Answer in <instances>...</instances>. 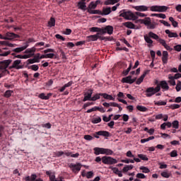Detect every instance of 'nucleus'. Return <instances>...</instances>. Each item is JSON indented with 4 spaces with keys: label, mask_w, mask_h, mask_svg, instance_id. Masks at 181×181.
<instances>
[{
    "label": "nucleus",
    "mask_w": 181,
    "mask_h": 181,
    "mask_svg": "<svg viewBox=\"0 0 181 181\" xmlns=\"http://www.w3.org/2000/svg\"><path fill=\"white\" fill-rule=\"evenodd\" d=\"M151 12H159V6H152L150 7Z\"/></svg>",
    "instance_id": "3c124183"
},
{
    "label": "nucleus",
    "mask_w": 181,
    "mask_h": 181,
    "mask_svg": "<svg viewBox=\"0 0 181 181\" xmlns=\"http://www.w3.org/2000/svg\"><path fill=\"white\" fill-rule=\"evenodd\" d=\"M96 135H100V136H110V132L107 131H99L95 132Z\"/></svg>",
    "instance_id": "5701e85b"
},
{
    "label": "nucleus",
    "mask_w": 181,
    "mask_h": 181,
    "mask_svg": "<svg viewBox=\"0 0 181 181\" xmlns=\"http://www.w3.org/2000/svg\"><path fill=\"white\" fill-rule=\"evenodd\" d=\"M29 69H31V70H33V71H37V70H39V66L34 64L29 66Z\"/></svg>",
    "instance_id": "052dcab7"
},
{
    "label": "nucleus",
    "mask_w": 181,
    "mask_h": 181,
    "mask_svg": "<svg viewBox=\"0 0 181 181\" xmlns=\"http://www.w3.org/2000/svg\"><path fill=\"white\" fill-rule=\"evenodd\" d=\"M11 53H12V51L1 52L0 53V56L5 57H6V56L11 54Z\"/></svg>",
    "instance_id": "bf43d9fd"
},
{
    "label": "nucleus",
    "mask_w": 181,
    "mask_h": 181,
    "mask_svg": "<svg viewBox=\"0 0 181 181\" xmlns=\"http://www.w3.org/2000/svg\"><path fill=\"white\" fill-rule=\"evenodd\" d=\"M171 110H177V108H180V105L177 104H173L170 106Z\"/></svg>",
    "instance_id": "680f3d73"
},
{
    "label": "nucleus",
    "mask_w": 181,
    "mask_h": 181,
    "mask_svg": "<svg viewBox=\"0 0 181 181\" xmlns=\"http://www.w3.org/2000/svg\"><path fill=\"white\" fill-rule=\"evenodd\" d=\"M119 13V16L124 18V19H127V21H136V19H138V16H140V18H145V16H146V14L144 13L138 11L132 13V11H125V10L121 11Z\"/></svg>",
    "instance_id": "f257e3e1"
},
{
    "label": "nucleus",
    "mask_w": 181,
    "mask_h": 181,
    "mask_svg": "<svg viewBox=\"0 0 181 181\" xmlns=\"http://www.w3.org/2000/svg\"><path fill=\"white\" fill-rule=\"evenodd\" d=\"M90 105H94V103L93 102H88L85 103L83 106V110H86L87 107H90Z\"/></svg>",
    "instance_id": "69168bd1"
},
{
    "label": "nucleus",
    "mask_w": 181,
    "mask_h": 181,
    "mask_svg": "<svg viewBox=\"0 0 181 181\" xmlns=\"http://www.w3.org/2000/svg\"><path fill=\"white\" fill-rule=\"evenodd\" d=\"M160 87L161 88H163V90H165V91H168V90H169V86L168 85V83L166 82V81H161L160 82Z\"/></svg>",
    "instance_id": "4468645a"
},
{
    "label": "nucleus",
    "mask_w": 181,
    "mask_h": 181,
    "mask_svg": "<svg viewBox=\"0 0 181 181\" xmlns=\"http://www.w3.org/2000/svg\"><path fill=\"white\" fill-rule=\"evenodd\" d=\"M10 69H16V70H21V69H23L22 61L21 59H16L13 61L12 66H10Z\"/></svg>",
    "instance_id": "39448f33"
},
{
    "label": "nucleus",
    "mask_w": 181,
    "mask_h": 181,
    "mask_svg": "<svg viewBox=\"0 0 181 181\" xmlns=\"http://www.w3.org/2000/svg\"><path fill=\"white\" fill-rule=\"evenodd\" d=\"M168 78L170 79L168 81V83H170V84L171 86H175L176 85V81H175V79L173 78V76L169 75L168 76Z\"/></svg>",
    "instance_id": "79ce46f5"
},
{
    "label": "nucleus",
    "mask_w": 181,
    "mask_h": 181,
    "mask_svg": "<svg viewBox=\"0 0 181 181\" xmlns=\"http://www.w3.org/2000/svg\"><path fill=\"white\" fill-rule=\"evenodd\" d=\"M88 13H90L91 15H101L102 11L100 10L88 9Z\"/></svg>",
    "instance_id": "c756f323"
},
{
    "label": "nucleus",
    "mask_w": 181,
    "mask_h": 181,
    "mask_svg": "<svg viewBox=\"0 0 181 181\" xmlns=\"http://www.w3.org/2000/svg\"><path fill=\"white\" fill-rule=\"evenodd\" d=\"M137 156L138 158H139V159H141V160H149V158H148V157L146 155L138 154Z\"/></svg>",
    "instance_id": "603ef678"
},
{
    "label": "nucleus",
    "mask_w": 181,
    "mask_h": 181,
    "mask_svg": "<svg viewBox=\"0 0 181 181\" xmlns=\"http://www.w3.org/2000/svg\"><path fill=\"white\" fill-rule=\"evenodd\" d=\"M158 24L155 22L152 23L151 22L150 24L147 26L148 29H155L156 28V25Z\"/></svg>",
    "instance_id": "864d4df0"
},
{
    "label": "nucleus",
    "mask_w": 181,
    "mask_h": 181,
    "mask_svg": "<svg viewBox=\"0 0 181 181\" xmlns=\"http://www.w3.org/2000/svg\"><path fill=\"white\" fill-rule=\"evenodd\" d=\"M113 116L114 115H110L108 117L103 115V121H104V122H110V121H111V118H112Z\"/></svg>",
    "instance_id": "c9c22d12"
},
{
    "label": "nucleus",
    "mask_w": 181,
    "mask_h": 181,
    "mask_svg": "<svg viewBox=\"0 0 181 181\" xmlns=\"http://www.w3.org/2000/svg\"><path fill=\"white\" fill-rule=\"evenodd\" d=\"M134 9L138 11L139 12H146L148 11V6H135Z\"/></svg>",
    "instance_id": "f8f14e48"
},
{
    "label": "nucleus",
    "mask_w": 181,
    "mask_h": 181,
    "mask_svg": "<svg viewBox=\"0 0 181 181\" xmlns=\"http://www.w3.org/2000/svg\"><path fill=\"white\" fill-rule=\"evenodd\" d=\"M160 91V86L158 85L156 88L149 87L146 90V97H152V95H155L156 93H159Z\"/></svg>",
    "instance_id": "7ed1b4c3"
},
{
    "label": "nucleus",
    "mask_w": 181,
    "mask_h": 181,
    "mask_svg": "<svg viewBox=\"0 0 181 181\" xmlns=\"http://www.w3.org/2000/svg\"><path fill=\"white\" fill-rule=\"evenodd\" d=\"M46 175L49 176L50 181H57L56 180V175H54V173H52V171H46Z\"/></svg>",
    "instance_id": "4be33fe9"
},
{
    "label": "nucleus",
    "mask_w": 181,
    "mask_h": 181,
    "mask_svg": "<svg viewBox=\"0 0 181 181\" xmlns=\"http://www.w3.org/2000/svg\"><path fill=\"white\" fill-rule=\"evenodd\" d=\"M52 95H53V94L50 93H47V95L45 93H42L39 95V98H41V100H49Z\"/></svg>",
    "instance_id": "f3484780"
},
{
    "label": "nucleus",
    "mask_w": 181,
    "mask_h": 181,
    "mask_svg": "<svg viewBox=\"0 0 181 181\" xmlns=\"http://www.w3.org/2000/svg\"><path fill=\"white\" fill-rule=\"evenodd\" d=\"M114 153V151L110 148H104L103 155H112Z\"/></svg>",
    "instance_id": "a18cd8bd"
},
{
    "label": "nucleus",
    "mask_w": 181,
    "mask_h": 181,
    "mask_svg": "<svg viewBox=\"0 0 181 181\" xmlns=\"http://www.w3.org/2000/svg\"><path fill=\"white\" fill-rule=\"evenodd\" d=\"M170 156L171 158H176V156H177V151L173 150V151H171Z\"/></svg>",
    "instance_id": "338daca9"
},
{
    "label": "nucleus",
    "mask_w": 181,
    "mask_h": 181,
    "mask_svg": "<svg viewBox=\"0 0 181 181\" xmlns=\"http://www.w3.org/2000/svg\"><path fill=\"white\" fill-rule=\"evenodd\" d=\"M159 22H160V23H163V25H164V26H167L168 28H170V24H169V23H168L167 21H165L164 20H160Z\"/></svg>",
    "instance_id": "0e129e2a"
},
{
    "label": "nucleus",
    "mask_w": 181,
    "mask_h": 181,
    "mask_svg": "<svg viewBox=\"0 0 181 181\" xmlns=\"http://www.w3.org/2000/svg\"><path fill=\"white\" fill-rule=\"evenodd\" d=\"M122 81L123 83H127V84H133L136 81V78L132 79V76H129L124 78H122Z\"/></svg>",
    "instance_id": "9b49d317"
},
{
    "label": "nucleus",
    "mask_w": 181,
    "mask_h": 181,
    "mask_svg": "<svg viewBox=\"0 0 181 181\" xmlns=\"http://www.w3.org/2000/svg\"><path fill=\"white\" fill-rule=\"evenodd\" d=\"M0 45H4V46H8L9 47H15L16 44H12L8 41H0Z\"/></svg>",
    "instance_id": "cd10ccee"
},
{
    "label": "nucleus",
    "mask_w": 181,
    "mask_h": 181,
    "mask_svg": "<svg viewBox=\"0 0 181 181\" xmlns=\"http://www.w3.org/2000/svg\"><path fill=\"white\" fill-rule=\"evenodd\" d=\"M48 25H49V26H50V28H53V26H55L56 20L54 19V18H50L49 21L48 22Z\"/></svg>",
    "instance_id": "a19ab883"
},
{
    "label": "nucleus",
    "mask_w": 181,
    "mask_h": 181,
    "mask_svg": "<svg viewBox=\"0 0 181 181\" xmlns=\"http://www.w3.org/2000/svg\"><path fill=\"white\" fill-rule=\"evenodd\" d=\"M167 104V102L166 100L163 101V100H159V101H154V105H158V106H160V105H166Z\"/></svg>",
    "instance_id": "37998d69"
},
{
    "label": "nucleus",
    "mask_w": 181,
    "mask_h": 181,
    "mask_svg": "<svg viewBox=\"0 0 181 181\" xmlns=\"http://www.w3.org/2000/svg\"><path fill=\"white\" fill-rule=\"evenodd\" d=\"M161 176L163 177H165L166 179H169V177H170V173H168V172L164 171L161 173Z\"/></svg>",
    "instance_id": "6e6d98bb"
},
{
    "label": "nucleus",
    "mask_w": 181,
    "mask_h": 181,
    "mask_svg": "<svg viewBox=\"0 0 181 181\" xmlns=\"http://www.w3.org/2000/svg\"><path fill=\"white\" fill-rule=\"evenodd\" d=\"M136 177L137 179H146V176L144 173H137Z\"/></svg>",
    "instance_id": "4d7b16f0"
},
{
    "label": "nucleus",
    "mask_w": 181,
    "mask_h": 181,
    "mask_svg": "<svg viewBox=\"0 0 181 181\" xmlns=\"http://www.w3.org/2000/svg\"><path fill=\"white\" fill-rule=\"evenodd\" d=\"M140 170H142L143 173H149V172H151V170H149V168L145 167V166H141L139 168Z\"/></svg>",
    "instance_id": "de8ad7c7"
},
{
    "label": "nucleus",
    "mask_w": 181,
    "mask_h": 181,
    "mask_svg": "<svg viewBox=\"0 0 181 181\" xmlns=\"http://www.w3.org/2000/svg\"><path fill=\"white\" fill-rule=\"evenodd\" d=\"M173 125V128L175 129H179V121L175 120L171 123V126Z\"/></svg>",
    "instance_id": "c03bdc74"
},
{
    "label": "nucleus",
    "mask_w": 181,
    "mask_h": 181,
    "mask_svg": "<svg viewBox=\"0 0 181 181\" xmlns=\"http://www.w3.org/2000/svg\"><path fill=\"white\" fill-rule=\"evenodd\" d=\"M111 7H103V11L101 13L102 16H106V15H110L111 13Z\"/></svg>",
    "instance_id": "2eb2a0df"
},
{
    "label": "nucleus",
    "mask_w": 181,
    "mask_h": 181,
    "mask_svg": "<svg viewBox=\"0 0 181 181\" xmlns=\"http://www.w3.org/2000/svg\"><path fill=\"white\" fill-rule=\"evenodd\" d=\"M175 90H176V91H177V93H179V91H180V90H181V81H177V85L175 87Z\"/></svg>",
    "instance_id": "13d9d810"
},
{
    "label": "nucleus",
    "mask_w": 181,
    "mask_h": 181,
    "mask_svg": "<svg viewBox=\"0 0 181 181\" xmlns=\"http://www.w3.org/2000/svg\"><path fill=\"white\" fill-rule=\"evenodd\" d=\"M169 9V7L166 6H158V12H166Z\"/></svg>",
    "instance_id": "e433bc0d"
},
{
    "label": "nucleus",
    "mask_w": 181,
    "mask_h": 181,
    "mask_svg": "<svg viewBox=\"0 0 181 181\" xmlns=\"http://www.w3.org/2000/svg\"><path fill=\"white\" fill-rule=\"evenodd\" d=\"M95 8H97V4L94 1H91L88 6V9H90V11L95 9Z\"/></svg>",
    "instance_id": "ea45409f"
},
{
    "label": "nucleus",
    "mask_w": 181,
    "mask_h": 181,
    "mask_svg": "<svg viewBox=\"0 0 181 181\" xmlns=\"http://www.w3.org/2000/svg\"><path fill=\"white\" fill-rule=\"evenodd\" d=\"M92 124H100V122H101V117H98L96 118H93L91 120Z\"/></svg>",
    "instance_id": "49530a36"
},
{
    "label": "nucleus",
    "mask_w": 181,
    "mask_h": 181,
    "mask_svg": "<svg viewBox=\"0 0 181 181\" xmlns=\"http://www.w3.org/2000/svg\"><path fill=\"white\" fill-rule=\"evenodd\" d=\"M149 73V70L145 71L144 72V74L141 76V77H139L136 82V84L139 85L141 84V83H142V81H144V79L145 78V77L146 76V74H148Z\"/></svg>",
    "instance_id": "ddd939ff"
},
{
    "label": "nucleus",
    "mask_w": 181,
    "mask_h": 181,
    "mask_svg": "<svg viewBox=\"0 0 181 181\" xmlns=\"http://www.w3.org/2000/svg\"><path fill=\"white\" fill-rule=\"evenodd\" d=\"M21 36L18 34L8 32L6 33V37L4 38V40H13V39H19Z\"/></svg>",
    "instance_id": "6e6552de"
},
{
    "label": "nucleus",
    "mask_w": 181,
    "mask_h": 181,
    "mask_svg": "<svg viewBox=\"0 0 181 181\" xmlns=\"http://www.w3.org/2000/svg\"><path fill=\"white\" fill-rule=\"evenodd\" d=\"M168 57H169V54L167 51L163 52V57H162V62L164 63V64H166L168 63Z\"/></svg>",
    "instance_id": "a211bd4d"
},
{
    "label": "nucleus",
    "mask_w": 181,
    "mask_h": 181,
    "mask_svg": "<svg viewBox=\"0 0 181 181\" xmlns=\"http://www.w3.org/2000/svg\"><path fill=\"white\" fill-rule=\"evenodd\" d=\"M13 93V90H8L4 93V96L6 98H9L10 97L12 96V93Z\"/></svg>",
    "instance_id": "58836bf2"
},
{
    "label": "nucleus",
    "mask_w": 181,
    "mask_h": 181,
    "mask_svg": "<svg viewBox=\"0 0 181 181\" xmlns=\"http://www.w3.org/2000/svg\"><path fill=\"white\" fill-rule=\"evenodd\" d=\"M139 22H141V23H144L146 26H148V25H151V18L148 17L146 18V20H139Z\"/></svg>",
    "instance_id": "2f4dec72"
},
{
    "label": "nucleus",
    "mask_w": 181,
    "mask_h": 181,
    "mask_svg": "<svg viewBox=\"0 0 181 181\" xmlns=\"http://www.w3.org/2000/svg\"><path fill=\"white\" fill-rule=\"evenodd\" d=\"M102 162L105 165H114L115 163H118V160H117V159L110 156L102 157Z\"/></svg>",
    "instance_id": "20e7f679"
},
{
    "label": "nucleus",
    "mask_w": 181,
    "mask_h": 181,
    "mask_svg": "<svg viewBox=\"0 0 181 181\" xmlns=\"http://www.w3.org/2000/svg\"><path fill=\"white\" fill-rule=\"evenodd\" d=\"M28 64H33V63H39V62H40V60H37L36 59V58L34 59H30L27 60Z\"/></svg>",
    "instance_id": "09e8293b"
},
{
    "label": "nucleus",
    "mask_w": 181,
    "mask_h": 181,
    "mask_svg": "<svg viewBox=\"0 0 181 181\" xmlns=\"http://www.w3.org/2000/svg\"><path fill=\"white\" fill-rule=\"evenodd\" d=\"M102 97L105 98V100H110V101H115V98L112 97L111 95H108L107 93H102Z\"/></svg>",
    "instance_id": "aec40b11"
},
{
    "label": "nucleus",
    "mask_w": 181,
    "mask_h": 181,
    "mask_svg": "<svg viewBox=\"0 0 181 181\" xmlns=\"http://www.w3.org/2000/svg\"><path fill=\"white\" fill-rule=\"evenodd\" d=\"M78 9H81L82 11H84L87 8V6L86 5V2L79 1L78 3Z\"/></svg>",
    "instance_id": "473e14b6"
},
{
    "label": "nucleus",
    "mask_w": 181,
    "mask_h": 181,
    "mask_svg": "<svg viewBox=\"0 0 181 181\" xmlns=\"http://www.w3.org/2000/svg\"><path fill=\"white\" fill-rule=\"evenodd\" d=\"M11 63H12V59H8L1 62L0 64V72L2 71V70L6 71V69H8Z\"/></svg>",
    "instance_id": "423d86ee"
},
{
    "label": "nucleus",
    "mask_w": 181,
    "mask_h": 181,
    "mask_svg": "<svg viewBox=\"0 0 181 181\" xmlns=\"http://www.w3.org/2000/svg\"><path fill=\"white\" fill-rule=\"evenodd\" d=\"M83 138L86 141H93V139H94V137H93V136L88 134L85 135Z\"/></svg>",
    "instance_id": "e2e57ef3"
},
{
    "label": "nucleus",
    "mask_w": 181,
    "mask_h": 181,
    "mask_svg": "<svg viewBox=\"0 0 181 181\" xmlns=\"http://www.w3.org/2000/svg\"><path fill=\"white\" fill-rule=\"evenodd\" d=\"M93 89H88V91L84 93V98L83 99V103L93 100Z\"/></svg>",
    "instance_id": "0eeeda50"
},
{
    "label": "nucleus",
    "mask_w": 181,
    "mask_h": 181,
    "mask_svg": "<svg viewBox=\"0 0 181 181\" xmlns=\"http://www.w3.org/2000/svg\"><path fill=\"white\" fill-rule=\"evenodd\" d=\"M103 107H105V108H110V107H114V106H118L117 103L115 102H110V103H107L105 102L103 103Z\"/></svg>",
    "instance_id": "412c9836"
},
{
    "label": "nucleus",
    "mask_w": 181,
    "mask_h": 181,
    "mask_svg": "<svg viewBox=\"0 0 181 181\" xmlns=\"http://www.w3.org/2000/svg\"><path fill=\"white\" fill-rule=\"evenodd\" d=\"M167 128H171L172 127V123L170 122H164L160 125L161 129H166Z\"/></svg>",
    "instance_id": "bb28decb"
},
{
    "label": "nucleus",
    "mask_w": 181,
    "mask_h": 181,
    "mask_svg": "<svg viewBox=\"0 0 181 181\" xmlns=\"http://www.w3.org/2000/svg\"><path fill=\"white\" fill-rule=\"evenodd\" d=\"M35 52H36V48H35V47H33L32 48H28V49H25L24 53H25V54H35Z\"/></svg>",
    "instance_id": "393cba45"
},
{
    "label": "nucleus",
    "mask_w": 181,
    "mask_h": 181,
    "mask_svg": "<svg viewBox=\"0 0 181 181\" xmlns=\"http://www.w3.org/2000/svg\"><path fill=\"white\" fill-rule=\"evenodd\" d=\"M95 155H104V148L95 147L93 148Z\"/></svg>",
    "instance_id": "dca6fc26"
},
{
    "label": "nucleus",
    "mask_w": 181,
    "mask_h": 181,
    "mask_svg": "<svg viewBox=\"0 0 181 181\" xmlns=\"http://www.w3.org/2000/svg\"><path fill=\"white\" fill-rule=\"evenodd\" d=\"M169 21L172 23V25L174 28H177L179 23H177V21H175V18H173V17H170Z\"/></svg>",
    "instance_id": "f704fd0d"
},
{
    "label": "nucleus",
    "mask_w": 181,
    "mask_h": 181,
    "mask_svg": "<svg viewBox=\"0 0 181 181\" xmlns=\"http://www.w3.org/2000/svg\"><path fill=\"white\" fill-rule=\"evenodd\" d=\"M132 169H134V165H125L122 169V172H123V173H127V172H128V170H132Z\"/></svg>",
    "instance_id": "72a5a7b5"
},
{
    "label": "nucleus",
    "mask_w": 181,
    "mask_h": 181,
    "mask_svg": "<svg viewBox=\"0 0 181 181\" xmlns=\"http://www.w3.org/2000/svg\"><path fill=\"white\" fill-rule=\"evenodd\" d=\"M105 33L112 35V33H114V27L112 25H107L105 28H102V35H105Z\"/></svg>",
    "instance_id": "9d476101"
},
{
    "label": "nucleus",
    "mask_w": 181,
    "mask_h": 181,
    "mask_svg": "<svg viewBox=\"0 0 181 181\" xmlns=\"http://www.w3.org/2000/svg\"><path fill=\"white\" fill-rule=\"evenodd\" d=\"M174 49L176 50V52H181V45H175Z\"/></svg>",
    "instance_id": "774afa93"
},
{
    "label": "nucleus",
    "mask_w": 181,
    "mask_h": 181,
    "mask_svg": "<svg viewBox=\"0 0 181 181\" xmlns=\"http://www.w3.org/2000/svg\"><path fill=\"white\" fill-rule=\"evenodd\" d=\"M98 35H101V33H98L96 35H89L88 37L92 42H97V40H98Z\"/></svg>",
    "instance_id": "b1692460"
},
{
    "label": "nucleus",
    "mask_w": 181,
    "mask_h": 181,
    "mask_svg": "<svg viewBox=\"0 0 181 181\" xmlns=\"http://www.w3.org/2000/svg\"><path fill=\"white\" fill-rule=\"evenodd\" d=\"M94 176V173L93 171H88L86 173V177L87 179H91Z\"/></svg>",
    "instance_id": "5fc2aeb1"
},
{
    "label": "nucleus",
    "mask_w": 181,
    "mask_h": 181,
    "mask_svg": "<svg viewBox=\"0 0 181 181\" xmlns=\"http://www.w3.org/2000/svg\"><path fill=\"white\" fill-rule=\"evenodd\" d=\"M103 97V93H95L92 96L91 101H97V100H100Z\"/></svg>",
    "instance_id": "c85d7f7f"
},
{
    "label": "nucleus",
    "mask_w": 181,
    "mask_h": 181,
    "mask_svg": "<svg viewBox=\"0 0 181 181\" xmlns=\"http://www.w3.org/2000/svg\"><path fill=\"white\" fill-rule=\"evenodd\" d=\"M90 32H98L102 35V28L98 27H92L89 29Z\"/></svg>",
    "instance_id": "7c9ffc66"
},
{
    "label": "nucleus",
    "mask_w": 181,
    "mask_h": 181,
    "mask_svg": "<svg viewBox=\"0 0 181 181\" xmlns=\"http://www.w3.org/2000/svg\"><path fill=\"white\" fill-rule=\"evenodd\" d=\"M23 50H25V48H22L21 47L13 49L12 52H13V53H21V52H23Z\"/></svg>",
    "instance_id": "8fccbe9b"
},
{
    "label": "nucleus",
    "mask_w": 181,
    "mask_h": 181,
    "mask_svg": "<svg viewBox=\"0 0 181 181\" xmlns=\"http://www.w3.org/2000/svg\"><path fill=\"white\" fill-rule=\"evenodd\" d=\"M124 25L129 29H135V24L132 23L131 21H127L124 23Z\"/></svg>",
    "instance_id": "a878e982"
},
{
    "label": "nucleus",
    "mask_w": 181,
    "mask_h": 181,
    "mask_svg": "<svg viewBox=\"0 0 181 181\" xmlns=\"http://www.w3.org/2000/svg\"><path fill=\"white\" fill-rule=\"evenodd\" d=\"M69 168L71 169L74 173H78L81 170V163H78L76 164L71 163L69 165Z\"/></svg>",
    "instance_id": "1a4fd4ad"
},
{
    "label": "nucleus",
    "mask_w": 181,
    "mask_h": 181,
    "mask_svg": "<svg viewBox=\"0 0 181 181\" xmlns=\"http://www.w3.org/2000/svg\"><path fill=\"white\" fill-rule=\"evenodd\" d=\"M165 33L168 35V37H178L179 35L177 33H172L170 30H165Z\"/></svg>",
    "instance_id": "6ab92c4d"
},
{
    "label": "nucleus",
    "mask_w": 181,
    "mask_h": 181,
    "mask_svg": "<svg viewBox=\"0 0 181 181\" xmlns=\"http://www.w3.org/2000/svg\"><path fill=\"white\" fill-rule=\"evenodd\" d=\"M144 37L146 43H148V47H152L153 45V40H152V39H154V40H156L157 42L159 39H160L158 35H156L153 32H149L148 35H145Z\"/></svg>",
    "instance_id": "f03ea898"
},
{
    "label": "nucleus",
    "mask_w": 181,
    "mask_h": 181,
    "mask_svg": "<svg viewBox=\"0 0 181 181\" xmlns=\"http://www.w3.org/2000/svg\"><path fill=\"white\" fill-rule=\"evenodd\" d=\"M136 109L141 112H146L148 111V108L142 105H137Z\"/></svg>",
    "instance_id": "4c0bfd02"
}]
</instances>
